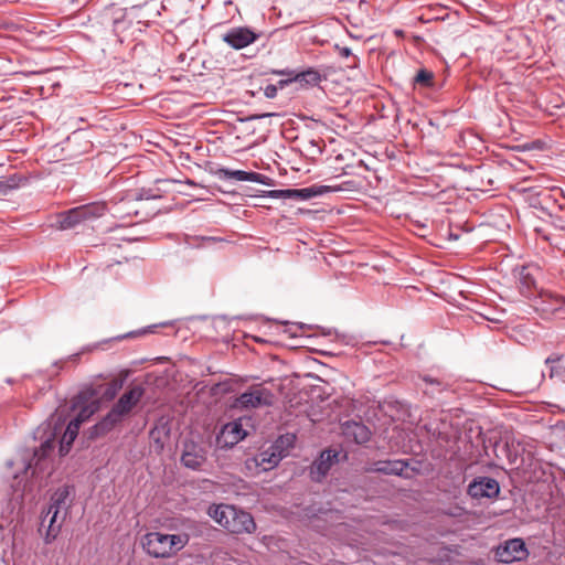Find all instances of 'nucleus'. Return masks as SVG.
I'll list each match as a JSON object with an SVG mask.
<instances>
[{"label": "nucleus", "mask_w": 565, "mask_h": 565, "mask_svg": "<svg viewBox=\"0 0 565 565\" xmlns=\"http://www.w3.org/2000/svg\"><path fill=\"white\" fill-rule=\"evenodd\" d=\"M532 502L536 511L532 520L550 522L561 518L565 513V475L558 482L551 472L541 471L537 476L532 461Z\"/></svg>", "instance_id": "1"}, {"label": "nucleus", "mask_w": 565, "mask_h": 565, "mask_svg": "<svg viewBox=\"0 0 565 565\" xmlns=\"http://www.w3.org/2000/svg\"><path fill=\"white\" fill-rule=\"evenodd\" d=\"M532 440L545 445L548 449L562 448L565 445V422L551 415L539 417L537 411L532 412Z\"/></svg>", "instance_id": "2"}, {"label": "nucleus", "mask_w": 565, "mask_h": 565, "mask_svg": "<svg viewBox=\"0 0 565 565\" xmlns=\"http://www.w3.org/2000/svg\"><path fill=\"white\" fill-rule=\"evenodd\" d=\"M189 541L186 533L174 535L166 532H146L142 546L156 558H166L180 551Z\"/></svg>", "instance_id": "3"}, {"label": "nucleus", "mask_w": 565, "mask_h": 565, "mask_svg": "<svg viewBox=\"0 0 565 565\" xmlns=\"http://www.w3.org/2000/svg\"><path fill=\"white\" fill-rule=\"evenodd\" d=\"M207 513L226 530H253L255 527L253 516L248 512L237 510L233 505H211Z\"/></svg>", "instance_id": "4"}, {"label": "nucleus", "mask_w": 565, "mask_h": 565, "mask_svg": "<svg viewBox=\"0 0 565 565\" xmlns=\"http://www.w3.org/2000/svg\"><path fill=\"white\" fill-rule=\"evenodd\" d=\"M274 403V394L270 390L262 384L250 386L246 392L242 393L236 399L234 406L239 409H250L262 406H271Z\"/></svg>", "instance_id": "5"}, {"label": "nucleus", "mask_w": 565, "mask_h": 565, "mask_svg": "<svg viewBox=\"0 0 565 565\" xmlns=\"http://www.w3.org/2000/svg\"><path fill=\"white\" fill-rule=\"evenodd\" d=\"M341 188H332L329 185L313 184L302 189L271 190L267 195L273 199H289L295 201H306L316 196L323 195L328 192L339 191Z\"/></svg>", "instance_id": "6"}, {"label": "nucleus", "mask_w": 565, "mask_h": 565, "mask_svg": "<svg viewBox=\"0 0 565 565\" xmlns=\"http://www.w3.org/2000/svg\"><path fill=\"white\" fill-rule=\"evenodd\" d=\"M565 300L547 290H541L535 297L532 296V310L542 319H550L556 311L561 310Z\"/></svg>", "instance_id": "7"}, {"label": "nucleus", "mask_w": 565, "mask_h": 565, "mask_svg": "<svg viewBox=\"0 0 565 565\" xmlns=\"http://www.w3.org/2000/svg\"><path fill=\"white\" fill-rule=\"evenodd\" d=\"M72 408L76 412L75 417L85 423L99 409V401L96 399V393L93 390L83 388L73 398Z\"/></svg>", "instance_id": "8"}, {"label": "nucleus", "mask_w": 565, "mask_h": 565, "mask_svg": "<svg viewBox=\"0 0 565 565\" xmlns=\"http://www.w3.org/2000/svg\"><path fill=\"white\" fill-rule=\"evenodd\" d=\"M181 463L191 470H201L206 462V450L193 440H185L180 458Z\"/></svg>", "instance_id": "9"}, {"label": "nucleus", "mask_w": 565, "mask_h": 565, "mask_svg": "<svg viewBox=\"0 0 565 565\" xmlns=\"http://www.w3.org/2000/svg\"><path fill=\"white\" fill-rule=\"evenodd\" d=\"M527 551L521 539H512L495 548L494 557L500 563H512L525 557Z\"/></svg>", "instance_id": "10"}, {"label": "nucleus", "mask_w": 565, "mask_h": 565, "mask_svg": "<svg viewBox=\"0 0 565 565\" xmlns=\"http://www.w3.org/2000/svg\"><path fill=\"white\" fill-rule=\"evenodd\" d=\"M499 493V482L490 477H478L468 487V494L475 499H493Z\"/></svg>", "instance_id": "11"}, {"label": "nucleus", "mask_w": 565, "mask_h": 565, "mask_svg": "<svg viewBox=\"0 0 565 565\" xmlns=\"http://www.w3.org/2000/svg\"><path fill=\"white\" fill-rule=\"evenodd\" d=\"M143 395V386L134 385L119 397L111 408L124 419L137 406Z\"/></svg>", "instance_id": "12"}, {"label": "nucleus", "mask_w": 565, "mask_h": 565, "mask_svg": "<svg viewBox=\"0 0 565 565\" xmlns=\"http://www.w3.org/2000/svg\"><path fill=\"white\" fill-rule=\"evenodd\" d=\"M259 35L246 26L233 28L222 39L231 47L241 50L254 43Z\"/></svg>", "instance_id": "13"}, {"label": "nucleus", "mask_w": 565, "mask_h": 565, "mask_svg": "<svg viewBox=\"0 0 565 565\" xmlns=\"http://www.w3.org/2000/svg\"><path fill=\"white\" fill-rule=\"evenodd\" d=\"M555 207L556 201L547 189L539 192L532 191V216L535 215L539 218L551 217Z\"/></svg>", "instance_id": "14"}, {"label": "nucleus", "mask_w": 565, "mask_h": 565, "mask_svg": "<svg viewBox=\"0 0 565 565\" xmlns=\"http://www.w3.org/2000/svg\"><path fill=\"white\" fill-rule=\"evenodd\" d=\"M214 174L220 180H228L234 179L237 181H250L256 183H262L266 185H271V179L267 175H264L258 172H247L243 170H230L225 168L217 169Z\"/></svg>", "instance_id": "15"}, {"label": "nucleus", "mask_w": 565, "mask_h": 565, "mask_svg": "<svg viewBox=\"0 0 565 565\" xmlns=\"http://www.w3.org/2000/svg\"><path fill=\"white\" fill-rule=\"evenodd\" d=\"M551 139L532 140V162L535 161L540 167L552 166L553 158Z\"/></svg>", "instance_id": "16"}, {"label": "nucleus", "mask_w": 565, "mask_h": 565, "mask_svg": "<svg viewBox=\"0 0 565 565\" xmlns=\"http://www.w3.org/2000/svg\"><path fill=\"white\" fill-rule=\"evenodd\" d=\"M342 434L348 438L352 439L355 444L362 445L370 440L371 431L362 423L359 422H345L342 425Z\"/></svg>", "instance_id": "17"}, {"label": "nucleus", "mask_w": 565, "mask_h": 565, "mask_svg": "<svg viewBox=\"0 0 565 565\" xmlns=\"http://www.w3.org/2000/svg\"><path fill=\"white\" fill-rule=\"evenodd\" d=\"M124 380L115 377L105 384H97L86 386L87 390H93L96 393V399L111 401L122 388Z\"/></svg>", "instance_id": "18"}, {"label": "nucleus", "mask_w": 565, "mask_h": 565, "mask_svg": "<svg viewBox=\"0 0 565 565\" xmlns=\"http://www.w3.org/2000/svg\"><path fill=\"white\" fill-rule=\"evenodd\" d=\"M122 422V418L111 408L108 414L103 417L96 425L93 426L90 430L92 438H98L110 430H113L119 423Z\"/></svg>", "instance_id": "19"}, {"label": "nucleus", "mask_w": 565, "mask_h": 565, "mask_svg": "<svg viewBox=\"0 0 565 565\" xmlns=\"http://www.w3.org/2000/svg\"><path fill=\"white\" fill-rule=\"evenodd\" d=\"M169 436L170 427L168 423H159L149 431L150 443L157 454L163 450Z\"/></svg>", "instance_id": "20"}, {"label": "nucleus", "mask_w": 565, "mask_h": 565, "mask_svg": "<svg viewBox=\"0 0 565 565\" xmlns=\"http://www.w3.org/2000/svg\"><path fill=\"white\" fill-rule=\"evenodd\" d=\"M55 445L56 441L54 433L41 444L39 449L34 450L33 458L29 462L26 469H30L32 466H34V469H42V462L54 450Z\"/></svg>", "instance_id": "21"}, {"label": "nucleus", "mask_w": 565, "mask_h": 565, "mask_svg": "<svg viewBox=\"0 0 565 565\" xmlns=\"http://www.w3.org/2000/svg\"><path fill=\"white\" fill-rule=\"evenodd\" d=\"M407 467L408 462L405 460H380L370 470L384 475L402 476Z\"/></svg>", "instance_id": "22"}, {"label": "nucleus", "mask_w": 565, "mask_h": 565, "mask_svg": "<svg viewBox=\"0 0 565 565\" xmlns=\"http://www.w3.org/2000/svg\"><path fill=\"white\" fill-rule=\"evenodd\" d=\"M66 513L67 510L65 509L49 507L46 513L42 516L41 525L45 526L47 523V530H61Z\"/></svg>", "instance_id": "23"}, {"label": "nucleus", "mask_w": 565, "mask_h": 565, "mask_svg": "<svg viewBox=\"0 0 565 565\" xmlns=\"http://www.w3.org/2000/svg\"><path fill=\"white\" fill-rule=\"evenodd\" d=\"M122 17L124 9L111 4L100 13L99 23L111 33L116 19H121Z\"/></svg>", "instance_id": "24"}, {"label": "nucleus", "mask_w": 565, "mask_h": 565, "mask_svg": "<svg viewBox=\"0 0 565 565\" xmlns=\"http://www.w3.org/2000/svg\"><path fill=\"white\" fill-rule=\"evenodd\" d=\"M79 213H82V218L84 222L92 221L97 217L103 216L107 212L106 202H92L88 204L78 206Z\"/></svg>", "instance_id": "25"}, {"label": "nucleus", "mask_w": 565, "mask_h": 565, "mask_svg": "<svg viewBox=\"0 0 565 565\" xmlns=\"http://www.w3.org/2000/svg\"><path fill=\"white\" fill-rule=\"evenodd\" d=\"M82 222H84V220L82 218L78 206L63 212L57 216V226L61 230L73 228Z\"/></svg>", "instance_id": "26"}, {"label": "nucleus", "mask_w": 565, "mask_h": 565, "mask_svg": "<svg viewBox=\"0 0 565 565\" xmlns=\"http://www.w3.org/2000/svg\"><path fill=\"white\" fill-rule=\"evenodd\" d=\"M338 457V452L332 450H324L321 452L320 458L313 463L311 473H317L319 477H324L330 470L333 461Z\"/></svg>", "instance_id": "27"}, {"label": "nucleus", "mask_w": 565, "mask_h": 565, "mask_svg": "<svg viewBox=\"0 0 565 565\" xmlns=\"http://www.w3.org/2000/svg\"><path fill=\"white\" fill-rule=\"evenodd\" d=\"M420 380L425 383L424 394L435 396L448 388V384L440 379L433 377L431 375H423Z\"/></svg>", "instance_id": "28"}, {"label": "nucleus", "mask_w": 565, "mask_h": 565, "mask_svg": "<svg viewBox=\"0 0 565 565\" xmlns=\"http://www.w3.org/2000/svg\"><path fill=\"white\" fill-rule=\"evenodd\" d=\"M72 488L68 486H63L58 488L51 498V504L49 507L53 508H62L67 510L68 507V498L71 495Z\"/></svg>", "instance_id": "29"}, {"label": "nucleus", "mask_w": 565, "mask_h": 565, "mask_svg": "<svg viewBox=\"0 0 565 565\" xmlns=\"http://www.w3.org/2000/svg\"><path fill=\"white\" fill-rule=\"evenodd\" d=\"M294 79L297 83L306 84L310 86L318 85L321 81V75L317 70L308 68L300 73L294 72Z\"/></svg>", "instance_id": "30"}, {"label": "nucleus", "mask_w": 565, "mask_h": 565, "mask_svg": "<svg viewBox=\"0 0 565 565\" xmlns=\"http://www.w3.org/2000/svg\"><path fill=\"white\" fill-rule=\"evenodd\" d=\"M224 436H232L231 444H237L246 437V431L243 429L242 425L237 422H233L226 424L223 428Z\"/></svg>", "instance_id": "31"}, {"label": "nucleus", "mask_w": 565, "mask_h": 565, "mask_svg": "<svg viewBox=\"0 0 565 565\" xmlns=\"http://www.w3.org/2000/svg\"><path fill=\"white\" fill-rule=\"evenodd\" d=\"M414 84L415 85H419L422 87H433L434 86V73L426 70V68H422L418 71V73L416 74V76L414 77Z\"/></svg>", "instance_id": "32"}, {"label": "nucleus", "mask_w": 565, "mask_h": 565, "mask_svg": "<svg viewBox=\"0 0 565 565\" xmlns=\"http://www.w3.org/2000/svg\"><path fill=\"white\" fill-rule=\"evenodd\" d=\"M494 454L498 459L505 457L511 465L515 463L516 461V455L512 456L511 451L509 450L508 443H495Z\"/></svg>", "instance_id": "33"}, {"label": "nucleus", "mask_w": 565, "mask_h": 565, "mask_svg": "<svg viewBox=\"0 0 565 565\" xmlns=\"http://www.w3.org/2000/svg\"><path fill=\"white\" fill-rule=\"evenodd\" d=\"M77 436H75V434L71 433V431H64L63 436L61 437L60 439V448H58V452H60V456H65L68 454L75 438Z\"/></svg>", "instance_id": "34"}, {"label": "nucleus", "mask_w": 565, "mask_h": 565, "mask_svg": "<svg viewBox=\"0 0 565 565\" xmlns=\"http://www.w3.org/2000/svg\"><path fill=\"white\" fill-rule=\"evenodd\" d=\"M545 363L550 367V377L562 376L564 374L565 366L562 364L559 358H547Z\"/></svg>", "instance_id": "35"}, {"label": "nucleus", "mask_w": 565, "mask_h": 565, "mask_svg": "<svg viewBox=\"0 0 565 565\" xmlns=\"http://www.w3.org/2000/svg\"><path fill=\"white\" fill-rule=\"evenodd\" d=\"M520 291L527 297L530 294V273L526 266H522L519 273Z\"/></svg>", "instance_id": "36"}, {"label": "nucleus", "mask_w": 565, "mask_h": 565, "mask_svg": "<svg viewBox=\"0 0 565 565\" xmlns=\"http://www.w3.org/2000/svg\"><path fill=\"white\" fill-rule=\"evenodd\" d=\"M131 22L126 18V10L124 9V17L121 19H116V24L113 28L111 34L115 36H119L125 30L130 26Z\"/></svg>", "instance_id": "37"}, {"label": "nucleus", "mask_w": 565, "mask_h": 565, "mask_svg": "<svg viewBox=\"0 0 565 565\" xmlns=\"http://www.w3.org/2000/svg\"><path fill=\"white\" fill-rule=\"evenodd\" d=\"M274 74H278V75H286L287 78L286 79H280L278 83H277V86L279 88H284L285 86H287L288 84L295 82L294 79V71H273Z\"/></svg>", "instance_id": "38"}, {"label": "nucleus", "mask_w": 565, "mask_h": 565, "mask_svg": "<svg viewBox=\"0 0 565 565\" xmlns=\"http://www.w3.org/2000/svg\"><path fill=\"white\" fill-rule=\"evenodd\" d=\"M446 515H449V516H454V518H461L462 515H465L467 512L465 511V509L460 508V507H450L449 509L445 510L444 512Z\"/></svg>", "instance_id": "39"}, {"label": "nucleus", "mask_w": 565, "mask_h": 565, "mask_svg": "<svg viewBox=\"0 0 565 565\" xmlns=\"http://www.w3.org/2000/svg\"><path fill=\"white\" fill-rule=\"evenodd\" d=\"M82 424L83 423L74 416V418L68 423L65 430L71 431V433L75 434V436H77Z\"/></svg>", "instance_id": "40"}, {"label": "nucleus", "mask_w": 565, "mask_h": 565, "mask_svg": "<svg viewBox=\"0 0 565 565\" xmlns=\"http://www.w3.org/2000/svg\"><path fill=\"white\" fill-rule=\"evenodd\" d=\"M278 86L274 84H269L265 87L264 94L267 98H274L277 95Z\"/></svg>", "instance_id": "41"}, {"label": "nucleus", "mask_w": 565, "mask_h": 565, "mask_svg": "<svg viewBox=\"0 0 565 565\" xmlns=\"http://www.w3.org/2000/svg\"><path fill=\"white\" fill-rule=\"evenodd\" d=\"M15 186L14 183H9L8 181H0V194H7L9 190Z\"/></svg>", "instance_id": "42"}, {"label": "nucleus", "mask_w": 565, "mask_h": 565, "mask_svg": "<svg viewBox=\"0 0 565 565\" xmlns=\"http://www.w3.org/2000/svg\"><path fill=\"white\" fill-rule=\"evenodd\" d=\"M335 47L339 52V55L342 57H350L352 55L351 49L349 47H340L339 45H337Z\"/></svg>", "instance_id": "43"}, {"label": "nucleus", "mask_w": 565, "mask_h": 565, "mask_svg": "<svg viewBox=\"0 0 565 565\" xmlns=\"http://www.w3.org/2000/svg\"><path fill=\"white\" fill-rule=\"evenodd\" d=\"M56 539V534L54 532H45L44 542L50 544Z\"/></svg>", "instance_id": "44"}, {"label": "nucleus", "mask_w": 565, "mask_h": 565, "mask_svg": "<svg viewBox=\"0 0 565 565\" xmlns=\"http://www.w3.org/2000/svg\"><path fill=\"white\" fill-rule=\"evenodd\" d=\"M526 191V188L522 186L521 184H516L515 186H513L512 189V193L513 195H518V194H521L523 192Z\"/></svg>", "instance_id": "45"}, {"label": "nucleus", "mask_w": 565, "mask_h": 565, "mask_svg": "<svg viewBox=\"0 0 565 565\" xmlns=\"http://www.w3.org/2000/svg\"><path fill=\"white\" fill-rule=\"evenodd\" d=\"M532 227H533V230H534V232H535V233H537V234H540V235H541V234L543 235L544 230H543L541 226L534 225V224L532 223Z\"/></svg>", "instance_id": "46"}, {"label": "nucleus", "mask_w": 565, "mask_h": 565, "mask_svg": "<svg viewBox=\"0 0 565 565\" xmlns=\"http://www.w3.org/2000/svg\"><path fill=\"white\" fill-rule=\"evenodd\" d=\"M207 239H209V241H217V239H216V238H214V237H210V238H207Z\"/></svg>", "instance_id": "47"}]
</instances>
